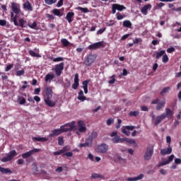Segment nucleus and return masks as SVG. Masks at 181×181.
<instances>
[{"mask_svg":"<svg viewBox=\"0 0 181 181\" xmlns=\"http://www.w3.org/2000/svg\"><path fill=\"white\" fill-rule=\"evenodd\" d=\"M165 104H166V100H162L161 102H158L156 107V110H157V111L162 110V108L165 107Z\"/></svg>","mask_w":181,"mask_h":181,"instance_id":"5701e85b","label":"nucleus"},{"mask_svg":"<svg viewBox=\"0 0 181 181\" xmlns=\"http://www.w3.org/2000/svg\"><path fill=\"white\" fill-rule=\"evenodd\" d=\"M165 50H161L159 52H156V59H160V57H162V56H163L165 54Z\"/></svg>","mask_w":181,"mask_h":181,"instance_id":"79ce46f5","label":"nucleus"},{"mask_svg":"<svg viewBox=\"0 0 181 181\" xmlns=\"http://www.w3.org/2000/svg\"><path fill=\"white\" fill-rule=\"evenodd\" d=\"M33 139L36 142H47V141L46 137H33Z\"/></svg>","mask_w":181,"mask_h":181,"instance_id":"c85d7f7f","label":"nucleus"},{"mask_svg":"<svg viewBox=\"0 0 181 181\" xmlns=\"http://www.w3.org/2000/svg\"><path fill=\"white\" fill-rule=\"evenodd\" d=\"M63 60H64V58L62 57H58L57 58H54L53 59V62L54 63H57L59 62H63Z\"/></svg>","mask_w":181,"mask_h":181,"instance_id":"864d4df0","label":"nucleus"},{"mask_svg":"<svg viewBox=\"0 0 181 181\" xmlns=\"http://www.w3.org/2000/svg\"><path fill=\"white\" fill-rule=\"evenodd\" d=\"M11 11L16 15H19L21 13V4L18 3H11Z\"/></svg>","mask_w":181,"mask_h":181,"instance_id":"0eeeda50","label":"nucleus"},{"mask_svg":"<svg viewBox=\"0 0 181 181\" xmlns=\"http://www.w3.org/2000/svg\"><path fill=\"white\" fill-rule=\"evenodd\" d=\"M162 62L163 63H168L169 62V57H168V55L164 54L163 56Z\"/></svg>","mask_w":181,"mask_h":181,"instance_id":"5fc2aeb1","label":"nucleus"},{"mask_svg":"<svg viewBox=\"0 0 181 181\" xmlns=\"http://www.w3.org/2000/svg\"><path fill=\"white\" fill-rule=\"evenodd\" d=\"M20 101H19V104L21 105H23L24 104H26V99H25V98L21 97L19 98Z\"/></svg>","mask_w":181,"mask_h":181,"instance_id":"6e6d98bb","label":"nucleus"},{"mask_svg":"<svg viewBox=\"0 0 181 181\" xmlns=\"http://www.w3.org/2000/svg\"><path fill=\"white\" fill-rule=\"evenodd\" d=\"M152 155H153V147H148L144 154L145 160H151L152 159Z\"/></svg>","mask_w":181,"mask_h":181,"instance_id":"423d86ee","label":"nucleus"},{"mask_svg":"<svg viewBox=\"0 0 181 181\" xmlns=\"http://www.w3.org/2000/svg\"><path fill=\"white\" fill-rule=\"evenodd\" d=\"M25 74V70L22 69L16 71V76H23Z\"/></svg>","mask_w":181,"mask_h":181,"instance_id":"052dcab7","label":"nucleus"},{"mask_svg":"<svg viewBox=\"0 0 181 181\" xmlns=\"http://www.w3.org/2000/svg\"><path fill=\"white\" fill-rule=\"evenodd\" d=\"M91 178L92 179H100V178L105 179V177H104V175H102L100 174L93 173V174H92Z\"/></svg>","mask_w":181,"mask_h":181,"instance_id":"473e14b6","label":"nucleus"},{"mask_svg":"<svg viewBox=\"0 0 181 181\" xmlns=\"http://www.w3.org/2000/svg\"><path fill=\"white\" fill-rule=\"evenodd\" d=\"M95 59H97V54H89L85 57L83 64H85L86 67H90V66L95 62Z\"/></svg>","mask_w":181,"mask_h":181,"instance_id":"7ed1b4c3","label":"nucleus"},{"mask_svg":"<svg viewBox=\"0 0 181 181\" xmlns=\"http://www.w3.org/2000/svg\"><path fill=\"white\" fill-rule=\"evenodd\" d=\"M123 26L124 28H131V26H132V23L129 20H126L123 22Z\"/></svg>","mask_w":181,"mask_h":181,"instance_id":"4c0bfd02","label":"nucleus"},{"mask_svg":"<svg viewBox=\"0 0 181 181\" xmlns=\"http://www.w3.org/2000/svg\"><path fill=\"white\" fill-rule=\"evenodd\" d=\"M151 9H152V5L146 4L141 8V12L143 15H148V11H151Z\"/></svg>","mask_w":181,"mask_h":181,"instance_id":"dca6fc26","label":"nucleus"},{"mask_svg":"<svg viewBox=\"0 0 181 181\" xmlns=\"http://www.w3.org/2000/svg\"><path fill=\"white\" fill-rule=\"evenodd\" d=\"M18 26H20V28H26V26H25V23H26V21H25V19L23 18H20L18 20Z\"/></svg>","mask_w":181,"mask_h":181,"instance_id":"72a5a7b5","label":"nucleus"},{"mask_svg":"<svg viewBox=\"0 0 181 181\" xmlns=\"http://www.w3.org/2000/svg\"><path fill=\"white\" fill-rule=\"evenodd\" d=\"M106 29L107 28H101V29L98 30L97 32V35H103V33H104V32H105Z\"/></svg>","mask_w":181,"mask_h":181,"instance_id":"680f3d73","label":"nucleus"},{"mask_svg":"<svg viewBox=\"0 0 181 181\" xmlns=\"http://www.w3.org/2000/svg\"><path fill=\"white\" fill-rule=\"evenodd\" d=\"M70 147L69 146H64L62 149H60L59 151H54L53 153V155L54 156H57L59 155H62V154H64V152H69V151H70Z\"/></svg>","mask_w":181,"mask_h":181,"instance_id":"9d476101","label":"nucleus"},{"mask_svg":"<svg viewBox=\"0 0 181 181\" xmlns=\"http://www.w3.org/2000/svg\"><path fill=\"white\" fill-rule=\"evenodd\" d=\"M13 67V64H11L8 65L5 69V71H9V70H11Z\"/></svg>","mask_w":181,"mask_h":181,"instance_id":"e2e57ef3","label":"nucleus"},{"mask_svg":"<svg viewBox=\"0 0 181 181\" xmlns=\"http://www.w3.org/2000/svg\"><path fill=\"white\" fill-rule=\"evenodd\" d=\"M51 99L52 98H45L44 101L48 107L53 108V107L56 106V102L51 100Z\"/></svg>","mask_w":181,"mask_h":181,"instance_id":"6ab92c4d","label":"nucleus"},{"mask_svg":"<svg viewBox=\"0 0 181 181\" xmlns=\"http://www.w3.org/2000/svg\"><path fill=\"white\" fill-rule=\"evenodd\" d=\"M27 25L28 28H30V29H36V28H37V23L36 21H34L33 23H28Z\"/></svg>","mask_w":181,"mask_h":181,"instance_id":"a19ab883","label":"nucleus"},{"mask_svg":"<svg viewBox=\"0 0 181 181\" xmlns=\"http://www.w3.org/2000/svg\"><path fill=\"white\" fill-rule=\"evenodd\" d=\"M37 152H40V148H34L33 150H30L26 153H24L21 155L23 159H28V158H30L32 155H35V153H37Z\"/></svg>","mask_w":181,"mask_h":181,"instance_id":"39448f33","label":"nucleus"},{"mask_svg":"<svg viewBox=\"0 0 181 181\" xmlns=\"http://www.w3.org/2000/svg\"><path fill=\"white\" fill-rule=\"evenodd\" d=\"M64 1V0H59V1H58V3L57 4V8H60V7L63 6V1Z\"/></svg>","mask_w":181,"mask_h":181,"instance_id":"338daca9","label":"nucleus"},{"mask_svg":"<svg viewBox=\"0 0 181 181\" xmlns=\"http://www.w3.org/2000/svg\"><path fill=\"white\" fill-rule=\"evenodd\" d=\"M52 12L53 15L58 16L59 18H62V16H63V13H62V11L58 8H54Z\"/></svg>","mask_w":181,"mask_h":181,"instance_id":"393cba45","label":"nucleus"},{"mask_svg":"<svg viewBox=\"0 0 181 181\" xmlns=\"http://www.w3.org/2000/svg\"><path fill=\"white\" fill-rule=\"evenodd\" d=\"M113 5L116 8L117 11H119L120 12H122V11H124V9H127V7H125L124 5H121L119 4H114Z\"/></svg>","mask_w":181,"mask_h":181,"instance_id":"cd10ccee","label":"nucleus"},{"mask_svg":"<svg viewBox=\"0 0 181 181\" xmlns=\"http://www.w3.org/2000/svg\"><path fill=\"white\" fill-rule=\"evenodd\" d=\"M108 151V145L102 144L98 146V152L99 153H105Z\"/></svg>","mask_w":181,"mask_h":181,"instance_id":"9b49d317","label":"nucleus"},{"mask_svg":"<svg viewBox=\"0 0 181 181\" xmlns=\"http://www.w3.org/2000/svg\"><path fill=\"white\" fill-rule=\"evenodd\" d=\"M124 142H127V144H130V145L136 144V141H135V140L129 138H124Z\"/></svg>","mask_w":181,"mask_h":181,"instance_id":"2f4dec72","label":"nucleus"},{"mask_svg":"<svg viewBox=\"0 0 181 181\" xmlns=\"http://www.w3.org/2000/svg\"><path fill=\"white\" fill-rule=\"evenodd\" d=\"M170 90V86H167L162 89V90L160 92V95H163V94L166 93H169Z\"/></svg>","mask_w":181,"mask_h":181,"instance_id":"c9c22d12","label":"nucleus"},{"mask_svg":"<svg viewBox=\"0 0 181 181\" xmlns=\"http://www.w3.org/2000/svg\"><path fill=\"white\" fill-rule=\"evenodd\" d=\"M61 42L63 45L64 47H67V46L70 45V42H69V40H67V39L65 38H62L61 40Z\"/></svg>","mask_w":181,"mask_h":181,"instance_id":"58836bf2","label":"nucleus"},{"mask_svg":"<svg viewBox=\"0 0 181 181\" xmlns=\"http://www.w3.org/2000/svg\"><path fill=\"white\" fill-rule=\"evenodd\" d=\"M17 155H18V153H16V151L12 150L10 151L8 156L10 157V159L13 160L14 156H16Z\"/></svg>","mask_w":181,"mask_h":181,"instance_id":"ea45409f","label":"nucleus"},{"mask_svg":"<svg viewBox=\"0 0 181 181\" xmlns=\"http://www.w3.org/2000/svg\"><path fill=\"white\" fill-rule=\"evenodd\" d=\"M111 141L112 144H124V138H121L119 136H115Z\"/></svg>","mask_w":181,"mask_h":181,"instance_id":"a211bd4d","label":"nucleus"},{"mask_svg":"<svg viewBox=\"0 0 181 181\" xmlns=\"http://www.w3.org/2000/svg\"><path fill=\"white\" fill-rule=\"evenodd\" d=\"M110 78L112 79L108 81L109 84H114V83H115V75L110 76Z\"/></svg>","mask_w":181,"mask_h":181,"instance_id":"13d9d810","label":"nucleus"},{"mask_svg":"<svg viewBox=\"0 0 181 181\" xmlns=\"http://www.w3.org/2000/svg\"><path fill=\"white\" fill-rule=\"evenodd\" d=\"M139 115V111H131L129 113V117H138Z\"/></svg>","mask_w":181,"mask_h":181,"instance_id":"49530a36","label":"nucleus"},{"mask_svg":"<svg viewBox=\"0 0 181 181\" xmlns=\"http://www.w3.org/2000/svg\"><path fill=\"white\" fill-rule=\"evenodd\" d=\"M174 114L175 112H173L170 108L167 107L165 113H163L156 117V119L154 120L155 127H158V124H160V122H162L163 119H166V118L171 119V118H173Z\"/></svg>","mask_w":181,"mask_h":181,"instance_id":"f03ea898","label":"nucleus"},{"mask_svg":"<svg viewBox=\"0 0 181 181\" xmlns=\"http://www.w3.org/2000/svg\"><path fill=\"white\" fill-rule=\"evenodd\" d=\"M62 156H66V158H71L73 156V152L71 151H66L64 153V154L62 155Z\"/></svg>","mask_w":181,"mask_h":181,"instance_id":"3c124183","label":"nucleus"},{"mask_svg":"<svg viewBox=\"0 0 181 181\" xmlns=\"http://www.w3.org/2000/svg\"><path fill=\"white\" fill-rule=\"evenodd\" d=\"M125 16L122 15L121 13H116V18L117 21H122V19H124Z\"/></svg>","mask_w":181,"mask_h":181,"instance_id":"8fccbe9b","label":"nucleus"},{"mask_svg":"<svg viewBox=\"0 0 181 181\" xmlns=\"http://www.w3.org/2000/svg\"><path fill=\"white\" fill-rule=\"evenodd\" d=\"M116 162H119V163H127V159L122 158L120 156H117L115 158Z\"/></svg>","mask_w":181,"mask_h":181,"instance_id":"7c9ffc66","label":"nucleus"},{"mask_svg":"<svg viewBox=\"0 0 181 181\" xmlns=\"http://www.w3.org/2000/svg\"><path fill=\"white\" fill-rule=\"evenodd\" d=\"M0 172L1 173H3L4 175H8V173L11 174L12 173V170L9 168H5L0 166Z\"/></svg>","mask_w":181,"mask_h":181,"instance_id":"bb28decb","label":"nucleus"},{"mask_svg":"<svg viewBox=\"0 0 181 181\" xmlns=\"http://www.w3.org/2000/svg\"><path fill=\"white\" fill-rule=\"evenodd\" d=\"M100 47H104V43L103 42H98L93 43L88 47L89 50H95L97 49H100Z\"/></svg>","mask_w":181,"mask_h":181,"instance_id":"6e6552de","label":"nucleus"},{"mask_svg":"<svg viewBox=\"0 0 181 181\" xmlns=\"http://www.w3.org/2000/svg\"><path fill=\"white\" fill-rule=\"evenodd\" d=\"M46 96L45 98H52L53 97V89L52 86H48L46 88V91H45Z\"/></svg>","mask_w":181,"mask_h":181,"instance_id":"2eb2a0df","label":"nucleus"},{"mask_svg":"<svg viewBox=\"0 0 181 181\" xmlns=\"http://www.w3.org/2000/svg\"><path fill=\"white\" fill-rule=\"evenodd\" d=\"M58 145H59V146H63V145H64V139L63 136L58 137Z\"/></svg>","mask_w":181,"mask_h":181,"instance_id":"c03bdc74","label":"nucleus"},{"mask_svg":"<svg viewBox=\"0 0 181 181\" xmlns=\"http://www.w3.org/2000/svg\"><path fill=\"white\" fill-rule=\"evenodd\" d=\"M114 122V119H108L107 120V125L110 126Z\"/></svg>","mask_w":181,"mask_h":181,"instance_id":"774afa93","label":"nucleus"},{"mask_svg":"<svg viewBox=\"0 0 181 181\" xmlns=\"http://www.w3.org/2000/svg\"><path fill=\"white\" fill-rule=\"evenodd\" d=\"M66 19L69 23H71L74 19V12H68L66 13Z\"/></svg>","mask_w":181,"mask_h":181,"instance_id":"aec40b11","label":"nucleus"},{"mask_svg":"<svg viewBox=\"0 0 181 181\" xmlns=\"http://www.w3.org/2000/svg\"><path fill=\"white\" fill-rule=\"evenodd\" d=\"M78 100H79V101H86V100H87V97L84 96V92H83V90L79 91Z\"/></svg>","mask_w":181,"mask_h":181,"instance_id":"a878e982","label":"nucleus"},{"mask_svg":"<svg viewBox=\"0 0 181 181\" xmlns=\"http://www.w3.org/2000/svg\"><path fill=\"white\" fill-rule=\"evenodd\" d=\"M134 129H135V126H126L122 129V132L127 135V136H129L131 135V132L129 131H134Z\"/></svg>","mask_w":181,"mask_h":181,"instance_id":"1a4fd4ad","label":"nucleus"},{"mask_svg":"<svg viewBox=\"0 0 181 181\" xmlns=\"http://www.w3.org/2000/svg\"><path fill=\"white\" fill-rule=\"evenodd\" d=\"M170 153H172V147H170V145H169L168 148L160 150L161 155H170Z\"/></svg>","mask_w":181,"mask_h":181,"instance_id":"412c9836","label":"nucleus"},{"mask_svg":"<svg viewBox=\"0 0 181 181\" xmlns=\"http://www.w3.org/2000/svg\"><path fill=\"white\" fill-rule=\"evenodd\" d=\"M175 159V155L172 154L168 157V159L165 161L160 163L158 165V168H160V166H165L166 165H169L170 162H172Z\"/></svg>","mask_w":181,"mask_h":181,"instance_id":"f8f14e48","label":"nucleus"},{"mask_svg":"<svg viewBox=\"0 0 181 181\" xmlns=\"http://www.w3.org/2000/svg\"><path fill=\"white\" fill-rule=\"evenodd\" d=\"M76 128V122L73 121L69 123H66L61 126L60 129H55L52 131V134H49V136L53 138L54 136H57L63 132H69L73 131Z\"/></svg>","mask_w":181,"mask_h":181,"instance_id":"f257e3e1","label":"nucleus"},{"mask_svg":"<svg viewBox=\"0 0 181 181\" xmlns=\"http://www.w3.org/2000/svg\"><path fill=\"white\" fill-rule=\"evenodd\" d=\"M11 160H12L11 159L10 157H8V156H7L6 157H4L3 158H1V162H9V161H11Z\"/></svg>","mask_w":181,"mask_h":181,"instance_id":"bf43d9fd","label":"nucleus"},{"mask_svg":"<svg viewBox=\"0 0 181 181\" xmlns=\"http://www.w3.org/2000/svg\"><path fill=\"white\" fill-rule=\"evenodd\" d=\"M78 11H81L83 13H88L90 12V10H88V8H83L81 6H78L77 8Z\"/></svg>","mask_w":181,"mask_h":181,"instance_id":"e433bc0d","label":"nucleus"},{"mask_svg":"<svg viewBox=\"0 0 181 181\" xmlns=\"http://www.w3.org/2000/svg\"><path fill=\"white\" fill-rule=\"evenodd\" d=\"M53 78H54V75L53 74H47L45 76V80L46 83H47V81H51V80H53Z\"/></svg>","mask_w":181,"mask_h":181,"instance_id":"c756f323","label":"nucleus"},{"mask_svg":"<svg viewBox=\"0 0 181 181\" xmlns=\"http://www.w3.org/2000/svg\"><path fill=\"white\" fill-rule=\"evenodd\" d=\"M78 86H80V79L78 78V74H76L74 76V83L72 85V88L74 90H77Z\"/></svg>","mask_w":181,"mask_h":181,"instance_id":"ddd939ff","label":"nucleus"},{"mask_svg":"<svg viewBox=\"0 0 181 181\" xmlns=\"http://www.w3.org/2000/svg\"><path fill=\"white\" fill-rule=\"evenodd\" d=\"M175 50H176V49H175V47H171L167 49V52H168V53H173V52H175Z\"/></svg>","mask_w":181,"mask_h":181,"instance_id":"69168bd1","label":"nucleus"},{"mask_svg":"<svg viewBox=\"0 0 181 181\" xmlns=\"http://www.w3.org/2000/svg\"><path fill=\"white\" fill-rule=\"evenodd\" d=\"M78 132H86L87 131V127H86V124L82 120L78 122Z\"/></svg>","mask_w":181,"mask_h":181,"instance_id":"4468645a","label":"nucleus"},{"mask_svg":"<svg viewBox=\"0 0 181 181\" xmlns=\"http://www.w3.org/2000/svg\"><path fill=\"white\" fill-rule=\"evenodd\" d=\"M11 21L13 22L15 26H19V23H18V14H16Z\"/></svg>","mask_w":181,"mask_h":181,"instance_id":"a18cd8bd","label":"nucleus"},{"mask_svg":"<svg viewBox=\"0 0 181 181\" xmlns=\"http://www.w3.org/2000/svg\"><path fill=\"white\" fill-rule=\"evenodd\" d=\"M86 145L88 146V147H90L93 146V139H90V137H88L86 141Z\"/></svg>","mask_w":181,"mask_h":181,"instance_id":"37998d69","label":"nucleus"},{"mask_svg":"<svg viewBox=\"0 0 181 181\" xmlns=\"http://www.w3.org/2000/svg\"><path fill=\"white\" fill-rule=\"evenodd\" d=\"M121 124H122V120H121V119H118L117 124L115 127L116 129H119V128H121Z\"/></svg>","mask_w":181,"mask_h":181,"instance_id":"4d7b16f0","label":"nucleus"},{"mask_svg":"<svg viewBox=\"0 0 181 181\" xmlns=\"http://www.w3.org/2000/svg\"><path fill=\"white\" fill-rule=\"evenodd\" d=\"M32 170H35L33 175H36V173L39 172V169L37 168V164L36 163H33L32 164Z\"/></svg>","mask_w":181,"mask_h":181,"instance_id":"f704fd0d","label":"nucleus"},{"mask_svg":"<svg viewBox=\"0 0 181 181\" xmlns=\"http://www.w3.org/2000/svg\"><path fill=\"white\" fill-rule=\"evenodd\" d=\"M23 8L25 11H30V12H32V11H33V7L32 6V4H30V2H29V1H25L23 4Z\"/></svg>","mask_w":181,"mask_h":181,"instance_id":"f3484780","label":"nucleus"},{"mask_svg":"<svg viewBox=\"0 0 181 181\" xmlns=\"http://www.w3.org/2000/svg\"><path fill=\"white\" fill-rule=\"evenodd\" d=\"M45 4L47 5H53V4H56L57 2V0H44Z\"/></svg>","mask_w":181,"mask_h":181,"instance_id":"09e8293b","label":"nucleus"},{"mask_svg":"<svg viewBox=\"0 0 181 181\" xmlns=\"http://www.w3.org/2000/svg\"><path fill=\"white\" fill-rule=\"evenodd\" d=\"M29 54L30 56H32L33 57H40V54H37L36 52H35V51L33 50H30L29 51Z\"/></svg>","mask_w":181,"mask_h":181,"instance_id":"de8ad7c7","label":"nucleus"},{"mask_svg":"<svg viewBox=\"0 0 181 181\" xmlns=\"http://www.w3.org/2000/svg\"><path fill=\"white\" fill-rule=\"evenodd\" d=\"M90 83V80H86L83 81L82 84H83V88L85 94H87L88 93V83Z\"/></svg>","mask_w":181,"mask_h":181,"instance_id":"4be33fe9","label":"nucleus"},{"mask_svg":"<svg viewBox=\"0 0 181 181\" xmlns=\"http://www.w3.org/2000/svg\"><path fill=\"white\" fill-rule=\"evenodd\" d=\"M141 179H144V174H139L138 176L134 177H128L127 181L141 180Z\"/></svg>","mask_w":181,"mask_h":181,"instance_id":"b1692460","label":"nucleus"},{"mask_svg":"<svg viewBox=\"0 0 181 181\" xmlns=\"http://www.w3.org/2000/svg\"><path fill=\"white\" fill-rule=\"evenodd\" d=\"M46 18H47V19H52V20H53V19H54V16H53V14L47 13V14H46Z\"/></svg>","mask_w":181,"mask_h":181,"instance_id":"0e129e2a","label":"nucleus"},{"mask_svg":"<svg viewBox=\"0 0 181 181\" xmlns=\"http://www.w3.org/2000/svg\"><path fill=\"white\" fill-rule=\"evenodd\" d=\"M97 136H98V134L96 132H93L90 136H89V138L94 141V139L97 138Z\"/></svg>","mask_w":181,"mask_h":181,"instance_id":"603ef678","label":"nucleus"},{"mask_svg":"<svg viewBox=\"0 0 181 181\" xmlns=\"http://www.w3.org/2000/svg\"><path fill=\"white\" fill-rule=\"evenodd\" d=\"M52 70L55 71L57 77H60L62 76V73H63V70H64V62L56 64Z\"/></svg>","mask_w":181,"mask_h":181,"instance_id":"20e7f679","label":"nucleus"}]
</instances>
